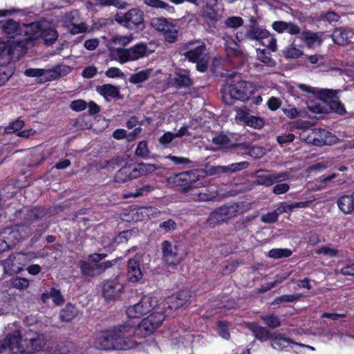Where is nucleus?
I'll list each match as a JSON object with an SVG mask.
<instances>
[{"label":"nucleus","mask_w":354,"mask_h":354,"mask_svg":"<svg viewBox=\"0 0 354 354\" xmlns=\"http://www.w3.org/2000/svg\"><path fill=\"white\" fill-rule=\"evenodd\" d=\"M133 328L129 324L120 325L111 330L99 334L95 342L94 346L102 350H127L131 348V342L128 339L133 332Z\"/></svg>","instance_id":"nucleus-1"},{"label":"nucleus","mask_w":354,"mask_h":354,"mask_svg":"<svg viewBox=\"0 0 354 354\" xmlns=\"http://www.w3.org/2000/svg\"><path fill=\"white\" fill-rule=\"evenodd\" d=\"M233 77L236 80L228 79L227 84L222 92L224 102L229 105H232L234 100L247 101L253 93L251 83L241 80L240 76L236 74Z\"/></svg>","instance_id":"nucleus-2"},{"label":"nucleus","mask_w":354,"mask_h":354,"mask_svg":"<svg viewBox=\"0 0 354 354\" xmlns=\"http://www.w3.org/2000/svg\"><path fill=\"white\" fill-rule=\"evenodd\" d=\"M187 51L183 55L189 62L196 63V68L201 72H205L207 68L208 59L206 56V46L204 43L195 41L185 44L183 47Z\"/></svg>","instance_id":"nucleus-3"},{"label":"nucleus","mask_w":354,"mask_h":354,"mask_svg":"<svg viewBox=\"0 0 354 354\" xmlns=\"http://www.w3.org/2000/svg\"><path fill=\"white\" fill-rule=\"evenodd\" d=\"M114 18L118 24L129 30H142L145 28L144 12L137 8H131L126 12H117Z\"/></svg>","instance_id":"nucleus-4"},{"label":"nucleus","mask_w":354,"mask_h":354,"mask_svg":"<svg viewBox=\"0 0 354 354\" xmlns=\"http://www.w3.org/2000/svg\"><path fill=\"white\" fill-rule=\"evenodd\" d=\"M249 32V40L257 41L270 49L272 52H275L277 48V40L270 32L259 26L257 24H251L248 26Z\"/></svg>","instance_id":"nucleus-5"},{"label":"nucleus","mask_w":354,"mask_h":354,"mask_svg":"<svg viewBox=\"0 0 354 354\" xmlns=\"http://www.w3.org/2000/svg\"><path fill=\"white\" fill-rule=\"evenodd\" d=\"M165 319V315L162 312L153 313L142 320L136 328L135 333L141 337L149 336L161 325Z\"/></svg>","instance_id":"nucleus-6"},{"label":"nucleus","mask_w":354,"mask_h":354,"mask_svg":"<svg viewBox=\"0 0 354 354\" xmlns=\"http://www.w3.org/2000/svg\"><path fill=\"white\" fill-rule=\"evenodd\" d=\"M102 295L107 301H115L120 299L124 291V285L118 277L113 279L104 280L102 282Z\"/></svg>","instance_id":"nucleus-7"},{"label":"nucleus","mask_w":354,"mask_h":354,"mask_svg":"<svg viewBox=\"0 0 354 354\" xmlns=\"http://www.w3.org/2000/svg\"><path fill=\"white\" fill-rule=\"evenodd\" d=\"M0 28L5 34L10 35L12 37H14L15 35H26L28 37L30 31L32 28H37V26H35V24H23L21 25L19 21L8 19L1 22ZM26 39H28V37Z\"/></svg>","instance_id":"nucleus-8"},{"label":"nucleus","mask_w":354,"mask_h":354,"mask_svg":"<svg viewBox=\"0 0 354 354\" xmlns=\"http://www.w3.org/2000/svg\"><path fill=\"white\" fill-rule=\"evenodd\" d=\"M26 45L25 40L17 39L5 42L0 39V57H6L7 60L18 57Z\"/></svg>","instance_id":"nucleus-9"},{"label":"nucleus","mask_w":354,"mask_h":354,"mask_svg":"<svg viewBox=\"0 0 354 354\" xmlns=\"http://www.w3.org/2000/svg\"><path fill=\"white\" fill-rule=\"evenodd\" d=\"M162 260L168 266L175 268L181 261L177 245H173L169 241H163L161 243Z\"/></svg>","instance_id":"nucleus-10"},{"label":"nucleus","mask_w":354,"mask_h":354,"mask_svg":"<svg viewBox=\"0 0 354 354\" xmlns=\"http://www.w3.org/2000/svg\"><path fill=\"white\" fill-rule=\"evenodd\" d=\"M153 300L151 297L145 296L140 301L129 306L127 310L129 317L138 318L149 313L153 308Z\"/></svg>","instance_id":"nucleus-11"},{"label":"nucleus","mask_w":354,"mask_h":354,"mask_svg":"<svg viewBox=\"0 0 354 354\" xmlns=\"http://www.w3.org/2000/svg\"><path fill=\"white\" fill-rule=\"evenodd\" d=\"M37 28H32L29 32L28 39H34L41 37L44 39L46 45H52L57 39L58 34L57 31L52 28H41L38 24H35Z\"/></svg>","instance_id":"nucleus-12"},{"label":"nucleus","mask_w":354,"mask_h":354,"mask_svg":"<svg viewBox=\"0 0 354 354\" xmlns=\"http://www.w3.org/2000/svg\"><path fill=\"white\" fill-rule=\"evenodd\" d=\"M288 177V174L286 172L270 174L259 170L257 172L254 184L269 187L275 183L285 180Z\"/></svg>","instance_id":"nucleus-13"},{"label":"nucleus","mask_w":354,"mask_h":354,"mask_svg":"<svg viewBox=\"0 0 354 354\" xmlns=\"http://www.w3.org/2000/svg\"><path fill=\"white\" fill-rule=\"evenodd\" d=\"M320 97L328 103L330 109L339 115H344L346 109L339 102L337 93L333 90L324 89L320 91Z\"/></svg>","instance_id":"nucleus-14"},{"label":"nucleus","mask_w":354,"mask_h":354,"mask_svg":"<svg viewBox=\"0 0 354 354\" xmlns=\"http://www.w3.org/2000/svg\"><path fill=\"white\" fill-rule=\"evenodd\" d=\"M1 237L6 240L8 245L12 249L22 239L21 234L17 226H8L0 232Z\"/></svg>","instance_id":"nucleus-15"},{"label":"nucleus","mask_w":354,"mask_h":354,"mask_svg":"<svg viewBox=\"0 0 354 354\" xmlns=\"http://www.w3.org/2000/svg\"><path fill=\"white\" fill-rule=\"evenodd\" d=\"M212 142L216 145L222 146L227 149H239L242 151H248L250 149V145L247 142L243 143H231L230 138L225 135L221 133L212 138Z\"/></svg>","instance_id":"nucleus-16"},{"label":"nucleus","mask_w":354,"mask_h":354,"mask_svg":"<svg viewBox=\"0 0 354 354\" xmlns=\"http://www.w3.org/2000/svg\"><path fill=\"white\" fill-rule=\"evenodd\" d=\"M272 29L279 34L288 33L290 35H298L301 33V28L292 21H275L272 24Z\"/></svg>","instance_id":"nucleus-17"},{"label":"nucleus","mask_w":354,"mask_h":354,"mask_svg":"<svg viewBox=\"0 0 354 354\" xmlns=\"http://www.w3.org/2000/svg\"><path fill=\"white\" fill-rule=\"evenodd\" d=\"M126 62L137 60L147 55V46L138 44L129 48H124Z\"/></svg>","instance_id":"nucleus-18"},{"label":"nucleus","mask_w":354,"mask_h":354,"mask_svg":"<svg viewBox=\"0 0 354 354\" xmlns=\"http://www.w3.org/2000/svg\"><path fill=\"white\" fill-rule=\"evenodd\" d=\"M191 297L190 291L183 290L176 295H173L168 299V306L169 309H178L187 304Z\"/></svg>","instance_id":"nucleus-19"},{"label":"nucleus","mask_w":354,"mask_h":354,"mask_svg":"<svg viewBox=\"0 0 354 354\" xmlns=\"http://www.w3.org/2000/svg\"><path fill=\"white\" fill-rule=\"evenodd\" d=\"M143 274L140 270L139 260L136 257L130 259L127 263V279L129 281L137 282Z\"/></svg>","instance_id":"nucleus-20"},{"label":"nucleus","mask_w":354,"mask_h":354,"mask_svg":"<svg viewBox=\"0 0 354 354\" xmlns=\"http://www.w3.org/2000/svg\"><path fill=\"white\" fill-rule=\"evenodd\" d=\"M71 67L66 65H57L53 68L44 69V75L46 81H52L68 74Z\"/></svg>","instance_id":"nucleus-21"},{"label":"nucleus","mask_w":354,"mask_h":354,"mask_svg":"<svg viewBox=\"0 0 354 354\" xmlns=\"http://www.w3.org/2000/svg\"><path fill=\"white\" fill-rule=\"evenodd\" d=\"M197 173V170H192L181 172L175 176L174 182L178 186L182 187V192H183V188L185 187L193 185L195 182V178H196V174Z\"/></svg>","instance_id":"nucleus-22"},{"label":"nucleus","mask_w":354,"mask_h":354,"mask_svg":"<svg viewBox=\"0 0 354 354\" xmlns=\"http://www.w3.org/2000/svg\"><path fill=\"white\" fill-rule=\"evenodd\" d=\"M337 205L344 214H352L354 212V192L351 194L342 196L337 199Z\"/></svg>","instance_id":"nucleus-23"},{"label":"nucleus","mask_w":354,"mask_h":354,"mask_svg":"<svg viewBox=\"0 0 354 354\" xmlns=\"http://www.w3.org/2000/svg\"><path fill=\"white\" fill-rule=\"evenodd\" d=\"M17 254H11L7 259L1 261V265L3 267L4 272L10 275L19 273L21 268L19 264L15 261L17 256L19 255Z\"/></svg>","instance_id":"nucleus-24"},{"label":"nucleus","mask_w":354,"mask_h":354,"mask_svg":"<svg viewBox=\"0 0 354 354\" xmlns=\"http://www.w3.org/2000/svg\"><path fill=\"white\" fill-rule=\"evenodd\" d=\"M248 328H249L252 332L256 339L261 342H266L267 340L271 339L273 335V333H270L265 327L259 326L254 323L249 324L248 325Z\"/></svg>","instance_id":"nucleus-25"},{"label":"nucleus","mask_w":354,"mask_h":354,"mask_svg":"<svg viewBox=\"0 0 354 354\" xmlns=\"http://www.w3.org/2000/svg\"><path fill=\"white\" fill-rule=\"evenodd\" d=\"M97 92L104 96V97L109 100V97L122 99V95L120 93L119 88L114 85L107 84H104L97 88Z\"/></svg>","instance_id":"nucleus-26"},{"label":"nucleus","mask_w":354,"mask_h":354,"mask_svg":"<svg viewBox=\"0 0 354 354\" xmlns=\"http://www.w3.org/2000/svg\"><path fill=\"white\" fill-rule=\"evenodd\" d=\"M300 39L305 42L308 48H311L313 45L318 42L319 45H321L322 39L318 32H314L310 30H301Z\"/></svg>","instance_id":"nucleus-27"},{"label":"nucleus","mask_w":354,"mask_h":354,"mask_svg":"<svg viewBox=\"0 0 354 354\" xmlns=\"http://www.w3.org/2000/svg\"><path fill=\"white\" fill-rule=\"evenodd\" d=\"M151 26L163 34L169 30L170 27L174 25L173 23L168 21L166 18L156 17L151 21Z\"/></svg>","instance_id":"nucleus-28"},{"label":"nucleus","mask_w":354,"mask_h":354,"mask_svg":"<svg viewBox=\"0 0 354 354\" xmlns=\"http://www.w3.org/2000/svg\"><path fill=\"white\" fill-rule=\"evenodd\" d=\"M272 341L271 346L273 348L282 351L286 347L283 343L290 344L292 342L290 338H286L282 334L279 333H273L272 337L270 339Z\"/></svg>","instance_id":"nucleus-29"},{"label":"nucleus","mask_w":354,"mask_h":354,"mask_svg":"<svg viewBox=\"0 0 354 354\" xmlns=\"http://www.w3.org/2000/svg\"><path fill=\"white\" fill-rule=\"evenodd\" d=\"M4 340L6 341V344H8L10 350L21 348L20 342L22 339L19 330H15L8 334L4 338Z\"/></svg>","instance_id":"nucleus-30"},{"label":"nucleus","mask_w":354,"mask_h":354,"mask_svg":"<svg viewBox=\"0 0 354 354\" xmlns=\"http://www.w3.org/2000/svg\"><path fill=\"white\" fill-rule=\"evenodd\" d=\"M77 315V308L73 305L68 304L60 311L59 319L62 322H68L74 319Z\"/></svg>","instance_id":"nucleus-31"},{"label":"nucleus","mask_w":354,"mask_h":354,"mask_svg":"<svg viewBox=\"0 0 354 354\" xmlns=\"http://www.w3.org/2000/svg\"><path fill=\"white\" fill-rule=\"evenodd\" d=\"M46 214V210L41 207H36L27 213V218H26V223L30 225L32 222L42 218Z\"/></svg>","instance_id":"nucleus-32"},{"label":"nucleus","mask_w":354,"mask_h":354,"mask_svg":"<svg viewBox=\"0 0 354 354\" xmlns=\"http://www.w3.org/2000/svg\"><path fill=\"white\" fill-rule=\"evenodd\" d=\"M26 346V351L28 353H33L41 349L42 340L39 337H31L24 340Z\"/></svg>","instance_id":"nucleus-33"},{"label":"nucleus","mask_w":354,"mask_h":354,"mask_svg":"<svg viewBox=\"0 0 354 354\" xmlns=\"http://www.w3.org/2000/svg\"><path fill=\"white\" fill-rule=\"evenodd\" d=\"M225 49L227 53L235 57L242 56L243 51L239 44L232 38L229 37L225 41Z\"/></svg>","instance_id":"nucleus-34"},{"label":"nucleus","mask_w":354,"mask_h":354,"mask_svg":"<svg viewBox=\"0 0 354 354\" xmlns=\"http://www.w3.org/2000/svg\"><path fill=\"white\" fill-rule=\"evenodd\" d=\"M332 39L338 45L345 46L348 44L347 33L342 28H335L332 34Z\"/></svg>","instance_id":"nucleus-35"},{"label":"nucleus","mask_w":354,"mask_h":354,"mask_svg":"<svg viewBox=\"0 0 354 354\" xmlns=\"http://www.w3.org/2000/svg\"><path fill=\"white\" fill-rule=\"evenodd\" d=\"M249 165V163L246 161L232 163L227 166H223V174L227 175H231L237 171L246 169Z\"/></svg>","instance_id":"nucleus-36"},{"label":"nucleus","mask_w":354,"mask_h":354,"mask_svg":"<svg viewBox=\"0 0 354 354\" xmlns=\"http://www.w3.org/2000/svg\"><path fill=\"white\" fill-rule=\"evenodd\" d=\"M80 268L83 276L94 277L96 276L95 263L91 261H80Z\"/></svg>","instance_id":"nucleus-37"},{"label":"nucleus","mask_w":354,"mask_h":354,"mask_svg":"<svg viewBox=\"0 0 354 354\" xmlns=\"http://www.w3.org/2000/svg\"><path fill=\"white\" fill-rule=\"evenodd\" d=\"M173 85L176 88H189L193 82L192 80L185 75L176 74L173 80Z\"/></svg>","instance_id":"nucleus-38"},{"label":"nucleus","mask_w":354,"mask_h":354,"mask_svg":"<svg viewBox=\"0 0 354 354\" xmlns=\"http://www.w3.org/2000/svg\"><path fill=\"white\" fill-rule=\"evenodd\" d=\"M144 3L153 8H161L169 13L174 12V8L161 0H144Z\"/></svg>","instance_id":"nucleus-39"},{"label":"nucleus","mask_w":354,"mask_h":354,"mask_svg":"<svg viewBox=\"0 0 354 354\" xmlns=\"http://www.w3.org/2000/svg\"><path fill=\"white\" fill-rule=\"evenodd\" d=\"M151 73L152 69L141 71L137 73L133 74L129 78V82L132 84L144 82L149 78Z\"/></svg>","instance_id":"nucleus-40"},{"label":"nucleus","mask_w":354,"mask_h":354,"mask_svg":"<svg viewBox=\"0 0 354 354\" xmlns=\"http://www.w3.org/2000/svg\"><path fill=\"white\" fill-rule=\"evenodd\" d=\"M130 166L125 165L120 169H119L114 177V181L117 183H124L131 180L129 176Z\"/></svg>","instance_id":"nucleus-41"},{"label":"nucleus","mask_w":354,"mask_h":354,"mask_svg":"<svg viewBox=\"0 0 354 354\" xmlns=\"http://www.w3.org/2000/svg\"><path fill=\"white\" fill-rule=\"evenodd\" d=\"M283 54L286 58L297 59L303 55V51L300 48H297L293 41L283 51Z\"/></svg>","instance_id":"nucleus-42"},{"label":"nucleus","mask_w":354,"mask_h":354,"mask_svg":"<svg viewBox=\"0 0 354 354\" xmlns=\"http://www.w3.org/2000/svg\"><path fill=\"white\" fill-rule=\"evenodd\" d=\"M268 50L269 49L268 48L267 49H257V57L260 62L267 64L269 66H273L275 65V62L270 57Z\"/></svg>","instance_id":"nucleus-43"},{"label":"nucleus","mask_w":354,"mask_h":354,"mask_svg":"<svg viewBox=\"0 0 354 354\" xmlns=\"http://www.w3.org/2000/svg\"><path fill=\"white\" fill-rule=\"evenodd\" d=\"M223 212L224 216L226 219H230L237 216L239 212V205L237 203H233L232 205H225L221 207Z\"/></svg>","instance_id":"nucleus-44"},{"label":"nucleus","mask_w":354,"mask_h":354,"mask_svg":"<svg viewBox=\"0 0 354 354\" xmlns=\"http://www.w3.org/2000/svg\"><path fill=\"white\" fill-rule=\"evenodd\" d=\"M222 208L218 207L216 209L214 212L210 213L208 217V221L211 225L218 224L222 222L227 221Z\"/></svg>","instance_id":"nucleus-45"},{"label":"nucleus","mask_w":354,"mask_h":354,"mask_svg":"<svg viewBox=\"0 0 354 354\" xmlns=\"http://www.w3.org/2000/svg\"><path fill=\"white\" fill-rule=\"evenodd\" d=\"M230 323L226 321H218L217 322V332L223 339L228 340L230 338Z\"/></svg>","instance_id":"nucleus-46"},{"label":"nucleus","mask_w":354,"mask_h":354,"mask_svg":"<svg viewBox=\"0 0 354 354\" xmlns=\"http://www.w3.org/2000/svg\"><path fill=\"white\" fill-rule=\"evenodd\" d=\"M261 319L270 328L274 329L281 326L279 318L274 314L262 315Z\"/></svg>","instance_id":"nucleus-47"},{"label":"nucleus","mask_w":354,"mask_h":354,"mask_svg":"<svg viewBox=\"0 0 354 354\" xmlns=\"http://www.w3.org/2000/svg\"><path fill=\"white\" fill-rule=\"evenodd\" d=\"M124 48H116L111 49L109 54L111 60H115L120 64L126 63L125 53Z\"/></svg>","instance_id":"nucleus-48"},{"label":"nucleus","mask_w":354,"mask_h":354,"mask_svg":"<svg viewBox=\"0 0 354 354\" xmlns=\"http://www.w3.org/2000/svg\"><path fill=\"white\" fill-rule=\"evenodd\" d=\"M218 194L216 191H210L207 188L200 189L198 197L196 198V201L205 202L209 201L215 198Z\"/></svg>","instance_id":"nucleus-49"},{"label":"nucleus","mask_w":354,"mask_h":354,"mask_svg":"<svg viewBox=\"0 0 354 354\" xmlns=\"http://www.w3.org/2000/svg\"><path fill=\"white\" fill-rule=\"evenodd\" d=\"M243 23L244 21L243 18L238 16L230 17L227 18L224 21L225 27L233 29L239 28L243 25Z\"/></svg>","instance_id":"nucleus-50"},{"label":"nucleus","mask_w":354,"mask_h":354,"mask_svg":"<svg viewBox=\"0 0 354 354\" xmlns=\"http://www.w3.org/2000/svg\"><path fill=\"white\" fill-rule=\"evenodd\" d=\"M292 254V251L288 249H272L269 251L268 256L274 259H280L282 257H288Z\"/></svg>","instance_id":"nucleus-51"},{"label":"nucleus","mask_w":354,"mask_h":354,"mask_svg":"<svg viewBox=\"0 0 354 354\" xmlns=\"http://www.w3.org/2000/svg\"><path fill=\"white\" fill-rule=\"evenodd\" d=\"M149 152L150 151L147 147V142L143 140L138 144L137 147L136 149L135 154L137 156L141 157L142 158H146L149 157Z\"/></svg>","instance_id":"nucleus-52"},{"label":"nucleus","mask_w":354,"mask_h":354,"mask_svg":"<svg viewBox=\"0 0 354 354\" xmlns=\"http://www.w3.org/2000/svg\"><path fill=\"white\" fill-rule=\"evenodd\" d=\"M178 29L175 24L170 27L169 30L165 32L164 37L167 41L169 43H174L177 40L178 38Z\"/></svg>","instance_id":"nucleus-53"},{"label":"nucleus","mask_w":354,"mask_h":354,"mask_svg":"<svg viewBox=\"0 0 354 354\" xmlns=\"http://www.w3.org/2000/svg\"><path fill=\"white\" fill-rule=\"evenodd\" d=\"M199 191L200 189L197 187V186L192 185L185 187L183 192L187 194V196L189 197V199L196 201V198L198 197Z\"/></svg>","instance_id":"nucleus-54"},{"label":"nucleus","mask_w":354,"mask_h":354,"mask_svg":"<svg viewBox=\"0 0 354 354\" xmlns=\"http://www.w3.org/2000/svg\"><path fill=\"white\" fill-rule=\"evenodd\" d=\"M12 75V71L8 66L0 65V86L4 84Z\"/></svg>","instance_id":"nucleus-55"},{"label":"nucleus","mask_w":354,"mask_h":354,"mask_svg":"<svg viewBox=\"0 0 354 354\" xmlns=\"http://www.w3.org/2000/svg\"><path fill=\"white\" fill-rule=\"evenodd\" d=\"M264 120L260 117L250 115L246 124L254 129H261L264 126Z\"/></svg>","instance_id":"nucleus-56"},{"label":"nucleus","mask_w":354,"mask_h":354,"mask_svg":"<svg viewBox=\"0 0 354 354\" xmlns=\"http://www.w3.org/2000/svg\"><path fill=\"white\" fill-rule=\"evenodd\" d=\"M159 228L165 232L175 230L177 228V223L173 219H168L160 223Z\"/></svg>","instance_id":"nucleus-57"},{"label":"nucleus","mask_w":354,"mask_h":354,"mask_svg":"<svg viewBox=\"0 0 354 354\" xmlns=\"http://www.w3.org/2000/svg\"><path fill=\"white\" fill-rule=\"evenodd\" d=\"M50 298L56 305H62L64 303V298L62 296L60 290L55 288L50 289Z\"/></svg>","instance_id":"nucleus-58"},{"label":"nucleus","mask_w":354,"mask_h":354,"mask_svg":"<svg viewBox=\"0 0 354 354\" xmlns=\"http://www.w3.org/2000/svg\"><path fill=\"white\" fill-rule=\"evenodd\" d=\"M279 216V214L278 211L275 209L272 212L263 214L261 216V221L265 223H274L278 220Z\"/></svg>","instance_id":"nucleus-59"},{"label":"nucleus","mask_w":354,"mask_h":354,"mask_svg":"<svg viewBox=\"0 0 354 354\" xmlns=\"http://www.w3.org/2000/svg\"><path fill=\"white\" fill-rule=\"evenodd\" d=\"M300 295H284L275 299V304H280L283 302H293L299 300Z\"/></svg>","instance_id":"nucleus-60"},{"label":"nucleus","mask_w":354,"mask_h":354,"mask_svg":"<svg viewBox=\"0 0 354 354\" xmlns=\"http://www.w3.org/2000/svg\"><path fill=\"white\" fill-rule=\"evenodd\" d=\"M24 125V122L21 120H17L16 121L13 122L12 124H10L9 126H8L6 128V131L8 133H11L13 132H16L19 130H20Z\"/></svg>","instance_id":"nucleus-61"},{"label":"nucleus","mask_w":354,"mask_h":354,"mask_svg":"<svg viewBox=\"0 0 354 354\" xmlns=\"http://www.w3.org/2000/svg\"><path fill=\"white\" fill-rule=\"evenodd\" d=\"M113 266V261H108L102 263H95L96 275H100Z\"/></svg>","instance_id":"nucleus-62"},{"label":"nucleus","mask_w":354,"mask_h":354,"mask_svg":"<svg viewBox=\"0 0 354 354\" xmlns=\"http://www.w3.org/2000/svg\"><path fill=\"white\" fill-rule=\"evenodd\" d=\"M313 133L315 136L313 140H310L313 145L319 147L326 145V140L322 138V130L320 129L318 131H314Z\"/></svg>","instance_id":"nucleus-63"},{"label":"nucleus","mask_w":354,"mask_h":354,"mask_svg":"<svg viewBox=\"0 0 354 354\" xmlns=\"http://www.w3.org/2000/svg\"><path fill=\"white\" fill-rule=\"evenodd\" d=\"M138 164L141 169L140 171H141L142 176L153 173L157 169V167L153 164H146L143 162Z\"/></svg>","instance_id":"nucleus-64"}]
</instances>
